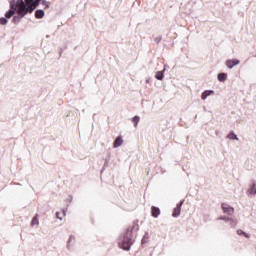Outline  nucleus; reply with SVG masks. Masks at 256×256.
I'll use <instances>...</instances> for the list:
<instances>
[{
	"label": "nucleus",
	"instance_id": "obj_2",
	"mask_svg": "<svg viewBox=\"0 0 256 256\" xmlns=\"http://www.w3.org/2000/svg\"><path fill=\"white\" fill-rule=\"evenodd\" d=\"M39 1L40 0H25V2H23V0H18V15H20L21 17H25V15H27L28 13H33L37 5H39Z\"/></svg>",
	"mask_w": 256,
	"mask_h": 256
},
{
	"label": "nucleus",
	"instance_id": "obj_4",
	"mask_svg": "<svg viewBox=\"0 0 256 256\" xmlns=\"http://www.w3.org/2000/svg\"><path fill=\"white\" fill-rule=\"evenodd\" d=\"M241 61L239 59H232V60H227L226 61V66L228 69H233V67H237Z\"/></svg>",
	"mask_w": 256,
	"mask_h": 256
},
{
	"label": "nucleus",
	"instance_id": "obj_19",
	"mask_svg": "<svg viewBox=\"0 0 256 256\" xmlns=\"http://www.w3.org/2000/svg\"><path fill=\"white\" fill-rule=\"evenodd\" d=\"M218 80L225 81V73L218 74Z\"/></svg>",
	"mask_w": 256,
	"mask_h": 256
},
{
	"label": "nucleus",
	"instance_id": "obj_16",
	"mask_svg": "<svg viewBox=\"0 0 256 256\" xmlns=\"http://www.w3.org/2000/svg\"><path fill=\"white\" fill-rule=\"evenodd\" d=\"M237 235H244L247 239H249V234H247L245 231L238 229L237 230Z\"/></svg>",
	"mask_w": 256,
	"mask_h": 256
},
{
	"label": "nucleus",
	"instance_id": "obj_15",
	"mask_svg": "<svg viewBox=\"0 0 256 256\" xmlns=\"http://www.w3.org/2000/svg\"><path fill=\"white\" fill-rule=\"evenodd\" d=\"M140 118L139 116H134L132 118V123H134V127H137V125L139 124Z\"/></svg>",
	"mask_w": 256,
	"mask_h": 256
},
{
	"label": "nucleus",
	"instance_id": "obj_24",
	"mask_svg": "<svg viewBox=\"0 0 256 256\" xmlns=\"http://www.w3.org/2000/svg\"><path fill=\"white\" fill-rule=\"evenodd\" d=\"M222 209H225V206H223V204H222Z\"/></svg>",
	"mask_w": 256,
	"mask_h": 256
},
{
	"label": "nucleus",
	"instance_id": "obj_3",
	"mask_svg": "<svg viewBox=\"0 0 256 256\" xmlns=\"http://www.w3.org/2000/svg\"><path fill=\"white\" fill-rule=\"evenodd\" d=\"M235 213V208L231 206H226L225 207V222L230 225V227H237V224L239 221L237 220V217L234 215Z\"/></svg>",
	"mask_w": 256,
	"mask_h": 256
},
{
	"label": "nucleus",
	"instance_id": "obj_1",
	"mask_svg": "<svg viewBox=\"0 0 256 256\" xmlns=\"http://www.w3.org/2000/svg\"><path fill=\"white\" fill-rule=\"evenodd\" d=\"M138 229L137 225L129 226L124 234L122 240L119 242V247L124 251H129L133 243H135L136 235L133 234V230Z\"/></svg>",
	"mask_w": 256,
	"mask_h": 256
},
{
	"label": "nucleus",
	"instance_id": "obj_5",
	"mask_svg": "<svg viewBox=\"0 0 256 256\" xmlns=\"http://www.w3.org/2000/svg\"><path fill=\"white\" fill-rule=\"evenodd\" d=\"M248 195H256V182L253 181V183L250 185V188L247 190Z\"/></svg>",
	"mask_w": 256,
	"mask_h": 256
},
{
	"label": "nucleus",
	"instance_id": "obj_13",
	"mask_svg": "<svg viewBox=\"0 0 256 256\" xmlns=\"http://www.w3.org/2000/svg\"><path fill=\"white\" fill-rule=\"evenodd\" d=\"M15 15V10H13V8L11 10H9L6 14L5 17L7 19H11V17H13Z\"/></svg>",
	"mask_w": 256,
	"mask_h": 256
},
{
	"label": "nucleus",
	"instance_id": "obj_8",
	"mask_svg": "<svg viewBox=\"0 0 256 256\" xmlns=\"http://www.w3.org/2000/svg\"><path fill=\"white\" fill-rule=\"evenodd\" d=\"M228 139H230L231 141H239V137L237 136V134H235V132H230L228 134Z\"/></svg>",
	"mask_w": 256,
	"mask_h": 256
},
{
	"label": "nucleus",
	"instance_id": "obj_17",
	"mask_svg": "<svg viewBox=\"0 0 256 256\" xmlns=\"http://www.w3.org/2000/svg\"><path fill=\"white\" fill-rule=\"evenodd\" d=\"M39 215L36 214V216L32 219L31 225H38L39 224Z\"/></svg>",
	"mask_w": 256,
	"mask_h": 256
},
{
	"label": "nucleus",
	"instance_id": "obj_20",
	"mask_svg": "<svg viewBox=\"0 0 256 256\" xmlns=\"http://www.w3.org/2000/svg\"><path fill=\"white\" fill-rule=\"evenodd\" d=\"M7 18H0V25H7Z\"/></svg>",
	"mask_w": 256,
	"mask_h": 256
},
{
	"label": "nucleus",
	"instance_id": "obj_10",
	"mask_svg": "<svg viewBox=\"0 0 256 256\" xmlns=\"http://www.w3.org/2000/svg\"><path fill=\"white\" fill-rule=\"evenodd\" d=\"M213 90H206L202 93L201 98L205 101L209 97V95H213Z\"/></svg>",
	"mask_w": 256,
	"mask_h": 256
},
{
	"label": "nucleus",
	"instance_id": "obj_21",
	"mask_svg": "<svg viewBox=\"0 0 256 256\" xmlns=\"http://www.w3.org/2000/svg\"><path fill=\"white\" fill-rule=\"evenodd\" d=\"M73 239H75V237L70 236V238H69V240H68V243H71V241H72Z\"/></svg>",
	"mask_w": 256,
	"mask_h": 256
},
{
	"label": "nucleus",
	"instance_id": "obj_9",
	"mask_svg": "<svg viewBox=\"0 0 256 256\" xmlns=\"http://www.w3.org/2000/svg\"><path fill=\"white\" fill-rule=\"evenodd\" d=\"M35 17H36V19H43V17H45V11L36 10Z\"/></svg>",
	"mask_w": 256,
	"mask_h": 256
},
{
	"label": "nucleus",
	"instance_id": "obj_6",
	"mask_svg": "<svg viewBox=\"0 0 256 256\" xmlns=\"http://www.w3.org/2000/svg\"><path fill=\"white\" fill-rule=\"evenodd\" d=\"M122 145H123V138L121 136H118L113 143V147L116 149L117 147H121Z\"/></svg>",
	"mask_w": 256,
	"mask_h": 256
},
{
	"label": "nucleus",
	"instance_id": "obj_23",
	"mask_svg": "<svg viewBox=\"0 0 256 256\" xmlns=\"http://www.w3.org/2000/svg\"><path fill=\"white\" fill-rule=\"evenodd\" d=\"M13 21H17V17H14Z\"/></svg>",
	"mask_w": 256,
	"mask_h": 256
},
{
	"label": "nucleus",
	"instance_id": "obj_11",
	"mask_svg": "<svg viewBox=\"0 0 256 256\" xmlns=\"http://www.w3.org/2000/svg\"><path fill=\"white\" fill-rule=\"evenodd\" d=\"M67 211L61 210V212H56L57 219H60V221H63V217H65Z\"/></svg>",
	"mask_w": 256,
	"mask_h": 256
},
{
	"label": "nucleus",
	"instance_id": "obj_18",
	"mask_svg": "<svg viewBox=\"0 0 256 256\" xmlns=\"http://www.w3.org/2000/svg\"><path fill=\"white\" fill-rule=\"evenodd\" d=\"M180 213H181V209L180 208H176L174 210L173 217H179Z\"/></svg>",
	"mask_w": 256,
	"mask_h": 256
},
{
	"label": "nucleus",
	"instance_id": "obj_22",
	"mask_svg": "<svg viewBox=\"0 0 256 256\" xmlns=\"http://www.w3.org/2000/svg\"><path fill=\"white\" fill-rule=\"evenodd\" d=\"M161 41V38H156V42L159 43Z\"/></svg>",
	"mask_w": 256,
	"mask_h": 256
},
{
	"label": "nucleus",
	"instance_id": "obj_7",
	"mask_svg": "<svg viewBox=\"0 0 256 256\" xmlns=\"http://www.w3.org/2000/svg\"><path fill=\"white\" fill-rule=\"evenodd\" d=\"M151 213H152V217H159V215H161V210L155 206L151 207Z\"/></svg>",
	"mask_w": 256,
	"mask_h": 256
},
{
	"label": "nucleus",
	"instance_id": "obj_12",
	"mask_svg": "<svg viewBox=\"0 0 256 256\" xmlns=\"http://www.w3.org/2000/svg\"><path fill=\"white\" fill-rule=\"evenodd\" d=\"M41 1V5H43L44 9H49V7H51V2L46 1V0H40Z\"/></svg>",
	"mask_w": 256,
	"mask_h": 256
},
{
	"label": "nucleus",
	"instance_id": "obj_14",
	"mask_svg": "<svg viewBox=\"0 0 256 256\" xmlns=\"http://www.w3.org/2000/svg\"><path fill=\"white\" fill-rule=\"evenodd\" d=\"M156 79H158V81H162L164 75H163V71H158L155 75Z\"/></svg>",
	"mask_w": 256,
	"mask_h": 256
}]
</instances>
